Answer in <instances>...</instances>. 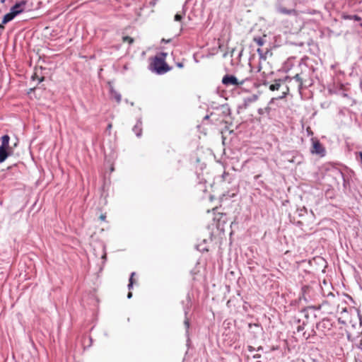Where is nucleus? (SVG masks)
<instances>
[{
	"label": "nucleus",
	"instance_id": "nucleus-32",
	"mask_svg": "<svg viewBox=\"0 0 362 362\" xmlns=\"http://www.w3.org/2000/svg\"><path fill=\"white\" fill-rule=\"evenodd\" d=\"M307 288H308V287H307V286H303V287H302V289H301V290H302V293H303V296H304V294H305V291H306V289H307ZM303 299H304L305 301H307V299H306V298H305V297H304V296H303Z\"/></svg>",
	"mask_w": 362,
	"mask_h": 362
},
{
	"label": "nucleus",
	"instance_id": "nucleus-45",
	"mask_svg": "<svg viewBox=\"0 0 362 362\" xmlns=\"http://www.w3.org/2000/svg\"><path fill=\"white\" fill-rule=\"evenodd\" d=\"M105 217H106V216H105V215H104V214H101V215H100V218L101 220L104 221V220L105 219Z\"/></svg>",
	"mask_w": 362,
	"mask_h": 362
},
{
	"label": "nucleus",
	"instance_id": "nucleus-18",
	"mask_svg": "<svg viewBox=\"0 0 362 362\" xmlns=\"http://www.w3.org/2000/svg\"><path fill=\"white\" fill-rule=\"evenodd\" d=\"M296 213L299 218H303L305 214H308V209L305 206H303L302 208H298Z\"/></svg>",
	"mask_w": 362,
	"mask_h": 362
},
{
	"label": "nucleus",
	"instance_id": "nucleus-20",
	"mask_svg": "<svg viewBox=\"0 0 362 362\" xmlns=\"http://www.w3.org/2000/svg\"><path fill=\"white\" fill-rule=\"evenodd\" d=\"M196 248L201 252H207L209 250L208 246L203 243H200L196 245Z\"/></svg>",
	"mask_w": 362,
	"mask_h": 362
},
{
	"label": "nucleus",
	"instance_id": "nucleus-28",
	"mask_svg": "<svg viewBox=\"0 0 362 362\" xmlns=\"http://www.w3.org/2000/svg\"><path fill=\"white\" fill-rule=\"evenodd\" d=\"M306 325H307V322H303L302 325H300L297 327V328H296L297 332H300L303 331Z\"/></svg>",
	"mask_w": 362,
	"mask_h": 362
},
{
	"label": "nucleus",
	"instance_id": "nucleus-12",
	"mask_svg": "<svg viewBox=\"0 0 362 362\" xmlns=\"http://www.w3.org/2000/svg\"><path fill=\"white\" fill-rule=\"evenodd\" d=\"M277 11L280 13L288 15V16H297V11L295 9H288L286 8L279 6Z\"/></svg>",
	"mask_w": 362,
	"mask_h": 362
},
{
	"label": "nucleus",
	"instance_id": "nucleus-17",
	"mask_svg": "<svg viewBox=\"0 0 362 362\" xmlns=\"http://www.w3.org/2000/svg\"><path fill=\"white\" fill-rule=\"evenodd\" d=\"M281 81V79L275 80L274 83L269 86V90L272 91L279 90V88L281 87V83H280Z\"/></svg>",
	"mask_w": 362,
	"mask_h": 362
},
{
	"label": "nucleus",
	"instance_id": "nucleus-3",
	"mask_svg": "<svg viewBox=\"0 0 362 362\" xmlns=\"http://www.w3.org/2000/svg\"><path fill=\"white\" fill-rule=\"evenodd\" d=\"M247 78L243 79L242 81H239L237 77L233 74H226L222 78V83L226 86H240L244 84L245 81H247Z\"/></svg>",
	"mask_w": 362,
	"mask_h": 362
},
{
	"label": "nucleus",
	"instance_id": "nucleus-53",
	"mask_svg": "<svg viewBox=\"0 0 362 362\" xmlns=\"http://www.w3.org/2000/svg\"><path fill=\"white\" fill-rule=\"evenodd\" d=\"M111 127H112V124H109L107 125V128H108V129H110Z\"/></svg>",
	"mask_w": 362,
	"mask_h": 362
},
{
	"label": "nucleus",
	"instance_id": "nucleus-48",
	"mask_svg": "<svg viewBox=\"0 0 362 362\" xmlns=\"http://www.w3.org/2000/svg\"><path fill=\"white\" fill-rule=\"evenodd\" d=\"M311 333H312L313 335H315L316 334V332H315V330L314 329H312Z\"/></svg>",
	"mask_w": 362,
	"mask_h": 362
},
{
	"label": "nucleus",
	"instance_id": "nucleus-14",
	"mask_svg": "<svg viewBox=\"0 0 362 362\" xmlns=\"http://www.w3.org/2000/svg\"><path fill=\"white\" fill-rule=\"evenodd\" d=\"M16 16L12 13V11L10 10V11L7 13H6L3 18H2V24H6L9 23L10 21H13Z\"/></svg>",
	"mask_w": 362,
	"mask_h": 362
},
{
	"label": "nucleus",
	"instance_id": "nucleus-49",
	"mask_svg": "<svg viewBox=\"0 0 362 362\" xmlns=\"http://www.w3.org/2000/svg\"><path fill=\"white\" fill-rule=\"evenodd\" d=\"M300 321H301V320H300V319H296V320H295V322H296V323H300Z\"/></svg>",
	"mask_w": 362,
	"mask_h": 362
},
{
	"label": "nucleus",
	"instance_id": "nucleus-4",
	"mask_svg": "<svg viewBox=\"0 0 362 362\" xmlns=\"http://www.w3.org/2000/svg\"><path fill=\"white\" fill-rule=\"evenodd\" d=\"M310 152L312 154L317 155L321 158L326 156V149L318 139H312Z\"/></svg>",
	"mask_w": 362,
	"mask_h": 362
},
{
	"label": "nucleus",
	"instance_id": "nucleus-36",
	"mask_svg": "<svg viewBox=\"0 0 362 362\" xmlns=\"http://www.w3.org/2000/svg\"><path fill=\"white\" fill-rule=\"evenodd\" d=\"M357 155H358V158H359V159H360V162H361V164H362V151H358V152L357 153Z\"/></svg>",
	"mask_w": 362,
	"mask_h": 362
},
{
	"label": "nucleus",
	"instance_id": "nucleus-50",
	"mask_svg": "<svg viewBox=\"0 0 362 362\" xmlns=\"http://www.w3.org/2000/svg\"><path fill=\"white\" fill-rule=\"evenodd\" d=\"M209 119V115H206L204 117V119Z\"/></svg>",
	"mask_w": 362,
	"mask_h": 362
},
{
	"label": "nucleus",
	"instance_id": "nucleus-26",
	"mask_svg": "<svg viewBox=\"0 0 362 362\" xmlns=\"http://www.w3.org/2000/svg\"><path fill=\"white\" fill-rule=\"evenodd\" d=\"M122 41L124 42H127L129 45H132L134 42V40L133 37H129V36H124L122 37Z\"/></svg>",
	"mask_w": 362,
	"mask_h": 362
},
{
	"label": "nucleus",
	"instance_id": "nucleus-15",
	"mask_svg": "<svg viewBox=\"0 0 362 362\" xmlns=\"http://www.w3.org/2000/svg\"><path fill=\"white\" fill-rule=\"evenodd\" d=\"M218 109L221 110V114L224 117H227V116H229L230 115V107H229L228 104L221 105V106H219L218 107Z\"/></svg>",
	"mask_w": 362,
	"mask_h": 362
},
{
	"label": "nucleus",
	"instance_id": "nucleus-34",
	"mask_svg": "<svg viewBox=\"0 0 362 362\" xmlns=\"http://www.w3.org/2000/svg\"><path fill=\"white\" fill-rule=\"evenodd\" d=\"M247 350L250 352H253V351H256V349L255 347H253L252 346H247Z\"/></svg>",
	"mask_w": 362,
	"mask_h": 362
},
{
	"label": "nucleus",
	"instance_id": "nucleus-5",
	"mask_svg": "<svg viewBox=\"0 0 362 362\" xmlns=\"http://www.w3.org/2000/svg\"><path fill=\"white\" fill-rule=\"evenodd\" d=\"M27 4L26 0H21L17 1L10 8V10L16 16L25 11V6Z\"/></svg>",
	"mask_w": 362,
	"mask_h": 362
},
{
	"label": "nucleus",
	"instance_id": "nucleus-55",
	"mask_svg": "<svg viewBox=\"0 0 362 362\" xmlns=\"http://www.w3.org/2000/svg\"><path fill=\"white\" fill-rule=\"evenodd\" d=\"M125 102H126L127 103H129V101H128V100H127V99H126V100H125Z\"/></svg>",
	"mask_w": 362,
	"mask_h": 362
},
{
	"label": "nucleus",
	"instance_id": "nucleus-58",
	"mask_svg": "<svg viewBox=\"0 0 362 362\" xmlns=\"http://www.w3.org/2000/svg\"><path fill=\"white\" fill-rule=\"evenodd\" d=\"M344 97H346V96H347V94H346V93H344Z\"/></svg>",
	"mask_w": 362,
	"mask_h": 362
},
{
	"label": "nucleus",
	"instance_id": "nucleus-31",
	"mask_svg": "<svg viewBox=\"0 0 362 362\" xmlns=\"http://www.w3.org/2000/svg\"><path fill=\"white\" fill-rule=\"evenodd\" d=\"M37 78L39 80V83H41V82H42V81H44V80H45V77H43V76H42V77H41V78H38V76H37V74H33V75L32 76V79H33V81H34V80H35V79H37Z\"/></svg>",
	"mask_w": 362,
	"mask_h": 362
},
{
	"label": "nucleus",
	"instance_id": "nucleus-19",
	"mask_svg": "<svg viewBox=\"0 0 362 362\" xmlns=\"http://www.w3.org/2000/svg\"><path fill=\"white\" fill-rule=\"evenodd\" d=\"M321 309V305H309L307 307H305L300 310V312H305L309 311L310 310H320Z\"/></svg>",
	"mask_w": 362,
	"mask_h": 362
},
{
	"label": "nucleus",
	"instance_id": "nucleus-40",
	"mask_svg": "<svg viewBox=\"0 0 362 362\" xmlns=\"http://www.w3.org/2000/svg\"><path fill=\"white\" fill-rule=\"evenodd\" d=\"M211 240H211V239H210V240L204 239V240H202V243H203L204 245H207L208 243H209V242H211Z\"/></svg>",
	"mask_w": 362,
	"mask_h": 362
},
{
	"label": "nucleus",
	"instance_id": "nucleus-13",
	"mask_svg": "<svg viewBox=\"0 0 362 362\" xmlns=\"http://www.w3.org/2000/svg\"><path fill=\"white\" fill-rule=\"evenodd\" d=\"M1 144L0 146V150L6 148V147L10 146L9 141H10V136L8 134H4L1 136L0 138Z\"/></svg>",
	"mask_w": 362,
	"mask_h": 362
},
{
	"label": "nucleus",
	"instance_id": "nucleus-57",
	"mask_svg": "<svg viewBox=\"0 0 362 362\" xmlns=\"http://www.w3.org/2000/svg\"><path fill=\"white\" fill-rule=\"evenodd\" d=\"M130 104H131L132 106L134 105V103L133 102L130 103Z\"/></svg>",
	"mask_w": 362,
	"mask_h": 362
},
{
	"label": "nucleus",
	"instance_id": "nucleus-44",
	"mask_svg": "<svg viewBox=\"0 0 362 362\" xmlns=\"http://www.w3.org/2000/svg\"><path fill=\"white\" fill-rule=\"evenodd\" d=\"M177 66L179 67V68H182L184 66L183 65V63L182 62H179L177 64Z\"/></svg>",
	"mask_w": 362,
	"mask_h": 362
},
{
	"label": "nucleus",
	"instance_id": "nucleus-27",
	"mask_svg": "<svg viewBox=\"0 0 362 362\" xmlns=\"http://www.w3.org/2000/svg\"><path fill=\"white\" fill-rule=\"evenodd\" d=\"M269 110H270V107H265L264 109L259 108V109H258V110H257V112H258L259 115H264V113L265 112H267V113H269Z\"/></svg>",
	"mask_w": 362,
	"mask_h": 362
},
{
	"label": "nucleus",
	"instance_id": "nucleus-23",
	"mask_svg": "<svg viewBox=\"0 0 362 362\" xmlns=\"http://www.w3.org/2000/svg\"><path fill=\"white\" fill-rule=\"evenodd\" d=\"M253 40L259 47L263 46L265 42L264 40L262 37H255Z\"/></svg>",
	"mask_w": 362,
	"mask_h": 362
},
{
	"label": "nucleus",
	"instance_id": "nucleus-54",
	"mask_svg": "<svg viewBox=\"0 0 362 362\" xmlns=\"http://www.w3.org/2000/svg\"><path fill=\"white\" fill-rule=\"evenodd\" d=\"M298 3H301L303 0H296Z\"/></svg>",
	"mask_w": 362,
	"mask_h": 362
},
{
	"label": "nucleus",
	"instance_id": "nucleus-1",
	"mask_svg": "<svg viewBox=\"0 0 362 362\" xmlns=\"http://www.w3.org/2000/svg\"><path fill=\"white\" fill-rule=\"evenodd\" d=\"M150 69L156 74L162 75L170 71V67L163 59H159L158 56H155L150 64Z\"/></svg>",
	"mask_w": 362,
	"mask_h": 362
},
{
	"label": "nucleus",
	"instance_id": "nucleus-38",
	"mask_svg": "<svg viewBox=\"0 0 362 362\" xmlns=\"http://www.w3.org/2000/svg\"><path fill=\"white\" fill-rule=\"evenodd\" d=\"M252 358H253L254 359L260 358H261V355H260V354H256L253 355Z\"/></svg>",
	"mask_w": 362,
	"mask_h": 362
},
{
	"label": "nucleus",
	"instance_id": "nucleus-8",
	"mask_svg": "<svg viewBox=\"0 0 362 362\" xmlns=\"http://www.w3.org/2000/svg\"><path fill=\"white\" fill-rule=\"evenodd\" d=\"M13 153V150L11 146L0 150V164L4 163L8 157Z\"/></svg>",
	"mask_w": 362,
	"mask_h": 362
},
{
	"label": "nucleus",
	"instance_id": "nucleus-43",
	"mask_svg": "<svg viewBox=\"0 0 362 362\" xmlns=\"http://www.w3.org/2000/svg\"><path fill=\"white\" fill-rule=\"evenodd\" d=\"M356 362H362V355H358V358L356 360Z\"/></svg>",
	"mask_w": 362,
	"mask_h": 362
},
{
	"label": "nucleus",
	"instance_id": "nucleus-10",
	"mask_svg": "<svg viewBox=\"0 0 362 362\" xmlns=\"http://www.w3.org/2000/svg\"><path fill=\"white\" fill-rule=\"evenodd\" d=\"M341 18L344 20H349V21H354L356 22H359V25L361 27H362V23H361V18L357 15V14H349L346 13H343L341 14Z\"/></svg>",
	"mask_w": 362,
	"mask_h": 362
},
{
	"label": "nucleus",
	"instance_id": "nucleus-21",
	"mask_svg": "<svg viewBox=\"0 0 362 362\" xmlns=\"http://www.w3.org/2000/svg\"><path fill=\"white\" fill-rule=\"evenodd\" d=\"M135 274H136V273L134 272H132L131 274H130V276H129V284L127 285V287H128L129 290H131L133 288V286H134V276Z\"/></svg>",
	"mask_w": 362,
	"mask_h": 362
},
{
	"label": "nucleus",
	"instance_id": "nucleus-29",
	"mask_svg": "<svg viewBox=\"0 0 362 362\" xmlns=\"http://www.w3.org/2000/svg\"><path fill=\"white\" fill-rule=\"evenodd\" d=\"M183 18V15L182 13H177L174 16V20L175 21H181Z\"/></svg>",
	"mask_w": 362,
	"mask_h": 362
},
{
	"label": "nucleus",
	"instance_id": "nucleus-30",
	"mask_svg": "<svg viewBox=\"0 0 362 362\" xmlns=\"http://www.w3.org/2000/svg\"><path fill=\"white\" fill-rule=\"evenodd\" d=\"M159 59H163L165 61V57L167 56V53L164 52H160L158 55H157Z\"/></svg>",
	"mask_w": 362,
	"mask_h": 362
},
{
	"label": "nucleus",
	"instance_id": "nucleus-2",
	"mask_svg": "<svg viewBox=\"0 0 362 362\" xmlns=\"http://www.w3.org/2000/svg\"><path fill=\"white\" fill-rule=\"evenodd\" d=\"M182 304L183 306L184 313H185V320H184V325L186 329V335L187 337V345H189V329L190 327V322L189 319L187 317V315L191 309L192 307V298L189 293H187L185 300H183L182 301Z\"/></svg>",
	"mask_w": 362,
	"mask_h": 362
},
{
	"label": "nucleus",
	"instance_id": "nucleus-51",
	"mask_svg": "<svg viewBox=\"0 0 362 362\" xmlns=\"http://www.w3.org/2000/svg\"><path fill=\"white\" fill-rule=\"evenodd\" d=\"M305 334H306V332H303V336L305 337V339H308L309 335L306 337Z\"/></svg>",
	"mask_w": 362,
	"mask_h": 362
},
{
	"label": "nucleus",
	"instance_id": "nucleus-52",
	"mask_svg": "<svg viewBox=\"0 0 362 362\" xmlns=\"http://www.w3.org/2000/svg\"><path fill=\"white\" fill-rule=\"evenodd\" d=\"M302 224H303V223L301 221H298L297 222V225L298 226H300V225H302Z\"/></svg>",
	"mask_w": 362,
	"mask_h": 362
},
{
	"label": "nucleus",
	"instance_id": "nucleus-42",
	"mask_svg": "<svg viewBox=\"0 0 362 362\" xmlns=\"http://www.w3.org/2000/svg\"><path fill=\"white\" fill-rule=\"evenodd\" d=\"M127 297V298L130 299L132 297V293L131 291H129Z\"/></svg>",
	"mask_w": 362,
	"mask_h": 362
},
{
	"label": "nucleus",
	"instance_id": "nucleus-33",
	"mask_svg": "<svg viewBox=\"0 0 362 362\" xmlns=\"http://www.w3.org/2000/svg\"><path fill=\"white\" fill-rule=\"evenodd\" d=\"M301 313L304 314V317L308 320L310 317L308 311L301 312Z\"/></svg>",
	"mask_w": 362,
	"mask_h": 362
},
{
	"label": "nucleus",
	"instance_id": "nucleus-37",
	"mask_svg": "<svg viewBox=\"0 0 362 362\" xmlns=\"http://www.w3.org/2000/svg\"><path fill=\"white\" fill-rule=\"evenodd\" d=\"M88 340H89V341H90V344L88 345V346H87L88 348V347H90V346L92 345V343H93V338H92L90 336H89V337H88Z\"/></svg>",
	"mask_w": 362,
	"mask_h": 362
},
{
	"label": "nucleus",
	"instance_id": "nucleus-25",
	"mask_svg": "<svg viewBox=\"0 0 362 362\" xmlns=\"http://www.w3.org/2000/svg\"><path fill=\"white\" fill-rule=\"evenodd\" d=\"M248 327L249 329H252V328H256L257 329V332H258V331L259 330H262V328L261 327V326L259 325V324H257V323H249L248 324Z\"/></svg>",
	"mask_w": 362,
	"mask_h": 362
},
{
	"label": "nucleus",
	"instance_id": "nucleus-46",
	"mask_svg": "<svg viewBox=\"0 0 362 362\" xmlns=\"http://www.w3.org/2000/svg\"><path fill=\"white\" fill-rule=\"evenodd\" d=\"M102 258L104 259V261H105V260H106V259H107L106 253H104V254L103 255Z\"/></svg>",
	"mask_w": 362,
	"mask_h": 362
},
{
	"label": "nucleus",
	"instance_id": "nucleus-11",
	"mask_svg": "<svg viewBox=\"0 0 362 362\" xmlns=\"http://www.w3.org/2000/svg\"><path fill=\"white\" fill-rule=\"evenodd\" d=\"M110 96L112 99L115 100L117 103H120L122 100V95L113 88L112 86H110Z\"/></svg>",
	"mask_w": 362,
	"mask_h": 362
},
{
	"label": "nucleus",
	"instance_id": "nucleus-56",
	"mask_svg": "<svg viewBox=\"0 0 362 362\" xmlns=\"http://www.w3.org/2000/svg\"><path fill=\"white\" fill-rule=\"evenodd\" d=\"M125 102H126L127 103H129V101H128V100H127V99H126V100H125Z\"/></svg>",
	"mask_w": 362,
	"mask_h": 362
},
{
	"label": "nucleus",
	"instance_id": "nucleus-39",
	"mask_svg": "<svg viewBox=\"0 0 362 362\" xmlns=\"http://www.w3.org/2000/svg\"><path fill=\"white\" fill-rule=\"evenodd\" d=\"M292 80V78L288 76H286L284 78V81H291Z\"/></svg>",
	"mask_w": 362,
	"mask_h": 362
},
{
	"label": "nucleus",
	"instance_id": "nucleus-47",
	"mask_svg": "<svg viewBox=\"0 0 362 362\" xmlns=\"http://www.w3.org/2000/svg\"><path fill=\"white\" fill-rule=\"evenodd\" d=\"M360 88L362 90V77L360 78Z\"/></svg>",
	"mask_w": 362,
	"mask_h": 362
},
{
	"label": "nucleus",
	"instance_id": "nucleus-41",
	"mask_svg": "<svg viewBox=\"0 0 362 362\" xmlns=\"http://www.w3.org/2000/svg\"><path fill=\"white\" fill-rule=\"evenodd\" d=\"M256 351H263V347L262 346H258L257 349H256Z\"/></svg>",
	"mask_w": 362,
	"mask_h": 362
},
{
	"label": "nucleus",
	"instance_id": "nucleus-22",
	"mask_svg": "<svg viewBox=\"0 0 362 362\" xmlns=\"http://www.w3.org/2000/svg\"><path fill=\"white\" fill-rule=\"evenodd\" d=\"M257 53L259 55V58L264 60H266L267 59V54L269 52V50H267L264 53L263 52L262 49L260 48H258L257 49Z\"/></svg>",
	"mask_w": 362,
	"mask_h": 362
},
{
	"label": "nucleus",
	"instance_id": "nucleus-24",
	"mask_svg": "<svg viewBox=\"0 0 362 362\" xmlns=\"http://www.w3.org/2000/svg\"><path fill=\"white\" fill-rule=\"evenodd\" d=\"M292 79H294L296 80L297 82L299 83V85H298V88L299 89L302 88V86H303V79L300 76V74H296L293 78Z\"/></svg>",
	"mask_w": 362,
	"mask_h": 362
},
{
	"label": "nucleus",
	"instance_id": "nucleus-35",
	"mask_svg": "<svg viewBox=\"0 0 362 362\" xmlns=\"http://www.w3.org/2000/svg\"><path fill=\"white\" fill-rule=\"evenodd\" d=\"M4 25H5V24H2V22L0 23V35H1L2 31H3V30H4V28H5Z\"/></svg>",
	"mask_w": 362,
	"mask_h": 362
},
{
	"label": "nucleus",
	"instance_id": "nucleus-16",
	"mask_svg": "<svg viewBox=\"0 0 362 362\" xmlns=\"http://www.w3.org/2000/svg\"><path fill=\"white\" fill-rule=\"evenodd\" d=\"M289 88L287 86H285V90L283 91L282 94L279 96H277L276 98H272L270 101L269 104H272L276 100H281L286 97V95L288 94Z\"/></svg>",
	"mask_w": 362,
	"mask_h": 362
},
{
	"label": "nucleus",
	"instance_id": "nucleus-6",
	"mask_svg": "<svg viewBox=\"0 0 362 362\" xmlns=\"http://www.w3.org/2000/svg\"><path fill=\"white\" fill-rule=\"evenodd\" d=\"M333 327L332 320L328 317L323 318L320 322L316 324V329L326 331L330 330Z\"/></svg>",
	"mask_w": 362,
	"mask_h": 362
},
{
	"label": "nucleus",
	"instance_id": "nucleus-9",
	"mask_svg": "<svg viewBox=\"0 0 362 362\" xmlns=\"http://www.w3.org/2000/svg\"><path fill=\"white\" fill-rule=\"evenodd\" d=\"M132 131L138 138L142 136V118L141 117L137 118L136 124L132 128Z\"/></svg>",
	"mask_w": 362,
	"mask_h": 362
},
{
	"label": "nucleus",
	"instance_id": "nucleus-7",
	"mask_svg": "<svg viewBox=\"0 0 362 362\" xmlns=\"http://www.w3.org/2000/svg\"><path fill=\"white\" fill-rule=\"evenodd\" d=\"M259 98L257 94H252L243 98V103L238 105V109H247L252 103L256 102Z\"/></svg>",
	"mask_w": 362,
	"mask_h": 362
}]
</instances>
